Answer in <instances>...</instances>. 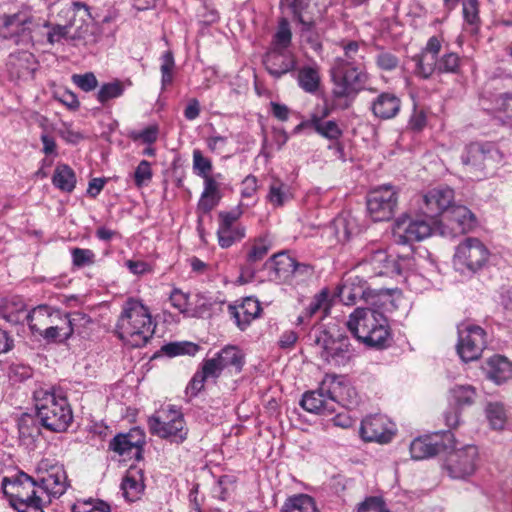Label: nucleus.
I'll return each mask as SVG.
<instances>
[{
	"mask_svg": "<svg viewBox=\"0 0 512 512\" xmlns=\"http://www.w3.org/2000/svg\"><path fill=\"white\" fill-rule=\"evenodd\" d=\"M340 46L343 55L334 58L330 75L333 83L332 96L334 101L345 100L342 108H348L351 101L361 90L367 79L362 71L363 55L357 41H342Z\"/></svg>",
	"mask_w": 512,
	"mask_h": 512,
	"instance_id": "f257e3e1",
	"label": "nucleus"
},
{
	"mask_svg": "<svg viewBox=\"0 0 512 512\" xmlns=\"http://www.w3.org/2000/svg\"><path fill=\"white\" fill-rule=\"evenodd\" d=\"M391 305L383 299L377 306L358 307L349 316L347 327L362 343L369 347L383 348L390 339L388 320L384 315Z\"/></svg>",
	"mask_w": 512,
	"mask_h": 512,
	"instance_id": "f03ea898",
	"label": "nucleus"
},
{
	"mask_svg": "<svg viewBox=\"0 0 512 512\" xmlns=\"http://www.w3.org/2000/svg\"><path fill=\"white\" fill-rule=\"evenodd\" d=\"M154 329L148 308L139 300L128 299L117 321L118 337L132 347H142L152 337Z\"/></svg>",
	"mask_w": 512,
	"mask_h": 512,
	"instance_id": "7ed1b4c3",
	"label": "nucleus"
},
{
	"mask_svg": "<svg viewBox=\"0 0 512 512\" xmlns=\"http://www.w3.org/2000/svg\"><path fill=\"white\" fill-rule=\"evenodd\" d=\"M33 401L36 418L45 429L52 432L67 430L73 420V414L65 397L40 387L34 391Z\"/></svg>",
	"mask_w": 512,
	"mask_h": 512,
	"instance_id": "20e7f679",
	"label": "nucleus"
},
{
	"mask_svg": "<svg viewBox=\"0 0 512 512\" xmlns=\"http://www.w3.org/2000/svg\"><path fill=\"white\" fill-rule=\"evenodd\" d=\"M309 339L319 349L321 359L335 367L348 365L355 356L354 348L347 336H333L325 329H315L309 334Z\"/></svg>",
	"mask_w": 512,
	"mask_h": 512,
	"instance_id": "39448f33",
	"label": "nucleus"
},
{
	"mask_svg": "<svg viewBox=\"0 0 512 512\" xmlns=\"http://www.w3.org/2000/svg\"><path fill=\"white\" fill-rule=\"evenodd\" d=\"M61 13L76 19L74 31L69 36V41L74 45H95L101 38V29L93 20L89 7L83 3L74 1L62 8Z\"/></svg>",
	"mask_w": 512,
	"mask_h": 512,
	"instance_id": "423d86ee",
	"label": "nucleus"
},
{
	"mask_svg": "<svg viewBox=\"0 0 512 512\" xmlns=\"http://www.w3.org/2000/svg\"><path fill=\"white\" fill-rule=\"evenodd\" d=\"M490 255V250L482 240L466 237L455 248L453 265L457 271L474 274L487 265Z\"/></svg>",
	"mask_w": 512,
	"mask_h": 512,
	"instance_id": "0eeeda50",
	"label": "nucleus"
},
{
	"mask_svg": "<svg viewBox=\"0 0 512 512\" xmlns=\"http://www.w3.org/2000/svg\"><path fill=\"white\" fill-rule=\"evenodd\" d=\"M396 293L397 289H371L367 281L355 276L339 288L338 296L345 305L355 304L357 299L363 298L370 306H377L383 299L393 305V295Z\"/></svg>",
	"mask_w": 512,
	"mask_h": 512,
	"instance_id": "6e6552de",
	"label": "nucleus"
},
{
	"mask_svg": "<svg viewBox=\"0 0 512 512\" xmlns=\"http://www.w3.org/2000/svg\"><path fill=\"white\" fill-rule=\"evenodd\" d=\"M148 428L151 434L177 444L186 440L188 434L183 415L172 408L167 412L163 411L162 415L149 417Z\"/></svg>",
	"mask_w": 512,
	"mask_h": 512,
	"instance_id": "1a4fd4ad",
	"label": "nucleus"
},
{
	"mask_svg": "<svg viewBox=\"0 0 512 512\" xmlns=\"http://www.w3.org/2000/svg\"><path fill=\"white\" fill-rule=\"evenodd\" d=\"M434 223L435 220L425 214L414 217L405 214L395 220L393 235L399 244L422 241L432 234Z\"/></svg>",
	"mask_w": 512,
	"mask_h": 512,
	"instance_id": "9d476101",
	"label": "nucleus"
},
{
	"mask_svg": "<svg viewBox=\"0 0 512 512\" xmlns=\"http://www.w3.org/2000/svg\"><path fill=\"white\" fill-rule=\"evenodd\" d=\"M479 453L474 445H466L450 451L443 468L452 479L465 480L472 476L477 468Z\"/></svg>",
	"mask_w": 512,
	"mask_h": 512,
	"instance_id": "9b49d317",
	"label": "nucleus"
},
{
	"mask_svg": "<svg viewBox=\"0 0 512 512\" xmlns=\"http://www.w3.org/2000/svg\"><path fill=\"white\" fill-rule=\"evenodd\" d=\"M321 390L330 395L335 404V411L338 406L352 409L360 403V396L355 387L343 376L326 374L321 381Z\"/></svg>",
	"mask_w": 512,
	"mask_h": 512,
	"instance_id": "f8f14e48",
	"label": "nucleus"
},
{
	"mask_svg": "<svg viewBox=\"0 0 512 512\" xmlns=\"http://www.w3.org/2000/svg\"><path fill=\"white\" fill-rule=\"evenodd\" d=\"M2 26L5 36L14 38L17 44H29L32 42V33L39 26L31 10L23 9L11 15H4Z\"/></svg>",
	"mask_w": 512,
	"mask_h": 512,
	"instance_id": "ddd939ff",
	"label": "nucleus"
},
{
	"mask_svg": "<svg viewBox=\"0 0 512 512\" xmlns=\"http://www.w3.org/2000/svg\"><path fill=\"white\" fill-rule=\"evenodd\" d=\"M397 201L394 187L383 185L368 194L367 210L374 221H386L393 216Z\"/></svg>",
	"mask_w": 512,
	"mask_h": 512,
	"instance_id": "4468645a",
	"label": "nucleus"
},
{
	"mask_svg": "<svg viewBox=\"0 0 512 512\" xmlns=\"http://www.w3.org/2000/svg\"><path fill=\"white\" fill-rule=\"evenodd\" d=\"M458 333L457 352L460 358L464 362L477 360L487 343L484 329L476 325H462Z\"/></svg>",
	"mask_w": 512,
	"mask_h": 512,
	"instance_id": "2eb2a0df",
	"label": "nucleus"
},
{
	"mask_svg": "<svg viewBox=\"0 0 512 512\" xmlns=\"http://www.w3.org/2000/svg\"><path fill=\"white\" fill-rule=\"evenodd\" d=\"M3 493L9 497L12 507L17 502H23V499L28 497H35L36 492L42 493L39 490L38 482L24 472H19L13 477H4L2 480Z\"/></svg>",
	"mask_w": 512,
	"mask_h": 512,
	"instance_id": "dca6fc26",
	"label": "nucleus"
},
{
	"mask_svg": "<svg viewBox=\"0 0 512 512\" xmlns=\"http://www.w3.org/2000/svg\"><path fill=\"white\" fill-rule=\"evenodd\" d=\"M360 434L367 442L388 443L395 434V425L385 415H371L362 421Z\"/></svg>",
	"mask_w": 512,
	"mask_h": 512,
	"instance_id": "f3484780",
	"label": "nucleus"
},
{
	"mask_svg": "<svg viewBox=\"0 0 512 512\" xmlns=\"http://www.w3.org/2000/svg\"><path fill=\"white\" fill-rule=\"evenodd\" d=\"M145 437L138 429L131 430L128 434H118L110 442V449L121 456L137 461L142 459Z\"/></svg>",
	"mask_w": 512,
	"mask_h": 512,
	"instance_id": "a211bd4d",
	"label": "nucleus"
},
{
	"mask_svg": "<svg viewBox=\"0 0 512 512\" xmlns=\"http://www.w3.org/2000/svg\"><path fill=\"white\" fill-rule=\"evenodd\" d=\"M39 490L44 496L57 498L65 493L69 483L62 465L51 466L38 481Z\"/></svg>",
	"mask_w": 512,
	"mask_h": 512,
	"instance_id": "6ab92c4d",
	"label": "nucleus"
},
{
	"mask_svg": "<svg viewBox=\"0 0 512 512\" xmlns=\"http://www.w3.org/2000/svg\"><path fill=\"white\" fill-rule=\"evenodd\" d=\"M38 63L34 55L28 51H20L9 56L7 68L12 79L31 80L37 70Z\"/></svg>",
	"mask_w": 512,
	"mask_h": 512,
	"instance_id": "aec40b11",
	"label": "nucleus"
},
{
	"mask_svg": "<svg viewBox=\"0 0 512 512\" xmlns=\"http://www.w3.org/2000/svg\"><path fill=\"white\" fill-rule=\"evenodd\" d=\"M453 199L454 191L449 187L432 189L423 196V213L434 220L450 207Z\"/></svg>",
	"mask_w": 512,
	"mask_h": 512,
	"instance_id": "412c9836",
	"label": "nucleus"
},
{
	"mask_svg": "<svg viewBox=\"0 0 512 512\" xmlns=\"http://www.w3.org/2000/svg\"><path fill=\"white\" fill-rule=\"evenodd\" d=\"M263 62L269 74L275 78L282 77L286 73L294 70L296 66L294 55L278 48H272L268 51Z\"/></svg>",
	"mask_w": 512,
	"mask_h": 512,
	"instance_id": "4be33fe9",
	"label": "nucleus"
},
{
	"mask_svg": "<svg viewBox=\"0 0 512 512\" xmlns=\"http://www.w3.org/2000/svg\"><path fill=\"white\" fill-rule=\"evenodd\" d=\"M301 407L319 415H330L335 413V404L328 393L321 390V383L314 391L304 393L300 401Z\"/></svg>",
	"mask_w": 512,
	"mask_h": 512,
	"instance_id": "5701e85b",
	"label": "nucleus"
},
{
	"mask_svg": "<svg viewBox=\"0 0 512 512\" xmlns=\"http://www.w3.org/2000/svg\"><path fill=\"white\" fill-rule=\"evenodd\" d=\"M445 225L453 235L464 234L475 227L476 217L467 207L454 206L445 216Z\"/></svg>",
	"mask_w": 512,
	"mask_h": 512,
	"instance_id": "b1692460",
	"label": "nucleus"
},
{
	"mask_svg": "<svg viewBox=\"0 0 512 512\" xmlns=\"http://www.w3.org/2000/svg\"><path fill=\"white\" fill-rule=\"evenodd\" d=\"M495 152L491 144L471 143L466 146L461 159L471 170H483Z\"/></svg>",
	"mask_w": 512,
	"mask_h": 512,
	"instance_id": "393cba45",
	"label": "nucleus"
},
{
	"mask_svg": "<svg viewBox=\"0 0 512 512\" xmlns=\"http://www.w3.org/2000/svg\"><path fill=\"white\" fill-rule=\"evenodd\" d=\"M270 264L274 270V279L277 281H287L294 274L309 270V266L298 263L286 253L274 255Z\"/></svg>",
	"mask_w": 512,
	"mask_h": 512,
	"instance_id": "a878e982",
	"label": "nucleus"
},
{
	"mask_svg": "<svg viewBox=\"0 0 512 512\" xmlns=\"http://www.w3.org/2000/svg\"><path fill=\"white\" fill-rule=\"evenodd\" d=\"M222 371L224 370L215 357L205 359L202 363L201 370L194 374L187 386V393H190L192 396H196L204 388V383L207 379L218 378Z\"/></svg>",
	"mask_w": 512,
	"mask_h": 512,
	"instance_id": "bb28decb",
	"label": "nucleus"
},
{
	"mask_svg": "<svg viewBox=\"0 0 512 512\" xmlns=\"http://www.w3.org/2000/svg\"><path fill=\"white\" fill-rule=\"evenodd\" d=\"M401 100L390 92L379 94L371 103V111L376 118L388 120L394 118L400 111Z\"/></svg>",
	"mask_w": 512,
	"mask_h": 512,
	"instance_id": "cd10ccee",
	"label": "nucleus"
},
{
	"mask_svg": "<svg viewBox=\"0 0 512 512\" xmlns=\"http://www.w3.org/2000/svg\"><path fill=\"white\" fill-rule=\"evenodd\" d=\"M230 309L241 330L246 329L254 319L258 318L262 310L260 302L253 297H246L239 306H230Z\"/></svg>",
	"mask_w": 512,
	"mask_h": 512,
	"instance_id": "c85d7f7f",
	"label": "nucleus"
},
{
	"mask_svg": "<svg viewBox=\"0 0 512 512\" xmlns=\"http://www.w3.org/2000/svg\"><path fill=\"white\" fill-rule=\"evenodd\" d=\"M488 379L496 384H502L512 377V364L502 355L490 357L484 367Z\"/></svg>",
	"mask_w": 512,
	"mask_h": 512,
	"instance_id": "c756f323",
	"label": "nucleus"
},
{
	"mask_svg": "<svg viewBox=\"0 0 512 512\" xmlns=\"http://www.w3.org/2000/svg\"><path fill=\"white\" fill-rule=\"evenodd\" d=\"M443 449L444 445L431 436L416 438L410 444L411 457L415 460L433 457Z\"/></svg>",
	"mask_w": 512,
	"mask_h": 512,
	"instance_id": "7c9ffc66",
	"label": "nucleus"
},
{
	"mask_svg": "<svg viewBox=\"0 0 512 512\" xmlns=\"http://www.w3.org/2000/svg\"><path fill=\"white\" fill-rule=\"evenodd\" d=\"M215 358L223 370L233 369L236 373L242 370L245 362L243 352L233 345L225 346L215 355Z\"/></svg>",
	"mask_w": 512,
	"mask_h": 512,
	"instance_id": "2f4dec72",
	"label": "nucleus"
},
{
	"mask_svg": "<svg viewBox=\"0 0 512 512\" xmlns=\"http://www.w3.org/2000/svg\"><path fill=\"white\" fill-rule=\"evenodd\" d=\"M52 307L39 305L26 315L29 328L33 333L40 334L51 323Z\"/></svg>",
	"mask_w": 512,
	"mask_h": 512,
	"instance_id": "473e14b6",
	"label": "nucleus"
},
{
	"mask_svg": "<svg viewBox=\"0 0 512 512\" xmlns=\"http://www.w3.org/2000/svg\"><path fill=\"white\" fill-rule=\"evenodd\" d=\"M204 179V191L201 195L198 207L203 212L211 211L219 202V184L215 178L208 176Z\"/></svg>",
	"mask_w": 512,
	"mask_h": 512,
	"instance_id": "72a5a7b5",
	"label": "nucleus"
},
{
	"mask_svg": "<svg viewBox=\"0 0 512 512\" xmlns=\"http://www.w3.org/2000/svg\"><path fill=\"white\" fill-rule=\"evenodd\" d=\"M391 264H394V258L389 256L386 251L378 249L369 255L364 266L365 268L370 267L375 276L392 277V272L386 271Z\"/></svg>",
	"mask_w": 512,
	"mask_h": 512,
	"instance_id": "f704fd0d",
	"label": "nucleus"
},
{
	"mask_svg": "<svg viewBox=\"0 0 512 512\" xmlns=\"http://www.w3.org/2000/svg\"><path fill=\"white\" fill-rule=\"evenodd\" d=\"M309 125L322 137L331 141L338 140L343 132L340 129L336 121L333 120H322L318 117V114H314L311 117Z\"/></svg>",
	"mask_w": 512,
	"mask_h": 512,
	"instance_id": "c9c22d12",
	"label": "nucleus"
},
{
	"mask_svg": "<svg viewBox=\"0 0 512 512\" xmlns=\"http://www.w3.org/2000/svg\"><path fill=\"white\" fill-rule=\"evenodd\" d=\"M281 512H319L314 499L307 494L289 497L281 508Z\"/></svg>",
	"mask_w": 512,
	"mask_h": 512,
	"instance_id": "e433bc0d",
	"label": "nucleus"
},
{
	"mask_svg": "<svg viewBox=\"0 0 512 512\" xmlns=\"http://www.w3.org/2000/svg\"><path fill=\"white\" fill-rule=\"evenodd\" d=\"M298 85L307 93H315L320 86V73L318 67L305 66L298 72Z\"/></svg>",
	"mask_w": 512,
	"mask_h": 512,
	"instance_id": "4c0bfd02",
	"label": "nucleus"
},
{
	"mask_svg": "<svg viewBox=\"0 0 512 512\" xmlns=\"http://www.w3.org/2000/svg\"><path fill=\"white\" fill-rule=\"evenodd\" d=\"M52 182L60 190L71 192L75 188L76 176L68 165H58L54 171Z\"/></svg>",
	"mask_w": 512,
	"mask_h": 512,
	"instance_id": "58836bf2",
	"label": "nucleus"
},
{
	"mask_svg": "<svg viewBox=\"0 0 512 512\" xmlns=\"http://www.w3.org/2000/svg\"><path fill=\"white\" fill-rule=\"evenodd\" d=\"M71 512H112L111 506L100 499H78L72 506Z\"/></svg>",
	"mask_w": 512,
	"mask_h": 512,
	"instance_id": "ea45409f",
	"label": "nucleus"
},
{
	"mask_svg": "<svg viewBox=\"0 0 512 512\" xmlns=\"http://www.w3.org/2000/svg\"><path fill=\"white\" fill-rule=\"evenodd\" d=\"M450 394L454 404L459 407L473 404L477 395L471 385H457L450 390Z\"/></svg>",
	"mask_w": 512,
	"mask_h": 512,
	"instance_id": "a19ab883",
	"label": "nucleus"
},
{
	"mask_svg": "<svg viewBox=\"0 0 512 512\" xmlns=\"http://www.w3.org/2000/svg\"><path fill=\"white\" fill-rule=\"evenodd\" d=\"M218 242L222 248H228L245 236L243 226H231L229 228H218Z\"/></svg>",
	"mask_w": 512,
	"mask_h": 512,
	"instance_id": "79ce46f5",
	"label": "nucleus"
},
{
	"mask_svg": "<svg viewBox=\"0 0 512 512\" xmlns=\"http://www.w3.org/2000/svg\"><path fill=\"white\" fill-rule=\"evenodd\" d=\"M463 17L465 23L471 27L470 32L477 33L480 25L478 0L463 1Z\"/></svg>",
	"mask_w": 512,
	"mask_h": 512,
	"instance_id": "37998d69",
	"label": "nucleus"
},
{
	"mask_svg": "<svg viewBox=\"0 0 512 512\" xmlns=\"http://www.w3.org/2000/svg\"><path fill=\"white\" fill-rule=\"evenodd\" d=\"M76 24V19L69 20L68 24L60 25V24H49L46 23L45 26L49 27L50 30L47 33V41L50 44L58 43L62 39H66L69 41V36L71 35V28Z\"/></svg>",
	"mask_w": 512,
	"mask_h": 512,
	"instance_id": "c03bdc74",
	"label": "nucleus"
},
{
	"mask_svg": "<svg viewBox=\"0 0 512 512\" xmlns=\"http://www.w3.org/2000/svg\"><path fill=\"white\" fill-rule=\"evenodd\" d=\"M292 32L286 18H281L273 39V48L286 50L291 44Z\"/></svg>",
	"mask_w": 512,
	"mask_h": 512,
	"instance_id": "a18cd8bd",
	"label": "nucleus"
},
{
	"mask_svg": "<svg viewBox=\"0 0 512 512\" xmlns=\"http://www.w3.org/2000/svg\"><path fill=\"white\" fill-rule=\"evenodd\" d=\"M302 25L301 37L303 41L309 45V47L315 51L320 52L322 50V42L318 33L313 30L314 21L309 18L305 19Z\"/></svg>",
	"mask_w": 512,
	"mask_h": 512,
	"instance_id": "49530a36",
	"label": "nucleus"
},
{
	"mask_svg": "<svg viewBox=\"0 0 512 512\" xmlns=\"http://www.w3.org/2000/svg\"><path fill=\"white\" fill-rule=\"evenodd\" d=\"M487 419L493 429H503L506 423V413L500 403H489L486 407Z\"/></svg>",
	"mask_w": 512,
	"mask_h": 512,
	"instance_id": "de8ad7c7",
	"label": "nucleus"
},
{
	"mask_svg": "<svg viewBox=\"0 0 512 512\" xmlns=\"http://www.w3.org/2000/svg\"><path fill=\"white\" fill-rule=\"evenodd\" d=\"M143 483L136 480L130 474H127L122 481L121 489L123 491V496L129 501L134 502L137 500L143 491Z\"/></svg>",
	"mask_w": 512,
	"mask_h": 512,
	"instance_id": "09e8293b",
	"label": "nucleus"
},
{
	"mask_svg": "<svg viewBox=\"0 0 512 512\" xmlns=\"http://www.w3.org/2000/svg\"><path fill=\"white\" fill-rule=\"evenodd\" d=\"M124 92L123 84L120 81H113L110 83L103 84L98 93L97 100L101 104H105L107 101L120 97Z\"/></svg>",
	"mask_w": 512,
	"mask_h": 512,
	"instance_id": "8fccbe9b",
	"label": "nucleus"
},
{
	"mask_svg": "<svg viewBox=\"0 0 512 512\" xmlns=\"http://www.w3.org/2000/svg\"><path fill=\"white\" fill-rule=\"evenodd\" d=\"M162 350L168 356H178V355H195L199 346L192 342H176L169 343L163 346Z\"/></svg>",
	"mask_w": 512,
	"mask_h": 512,
	"instance_id": "3c124183",
	"label": "nucleus"
},
{
	"mask_svg": "<svg viewBox=\"0 0 512 512\" xmlns=\"http://www.w3.org/2000/svg\"><path fill=\"white\" fill-rule=\"evenodd\" d=\"M269 202L275 206H282L289 198L288 186L280 180H274L267 196Z\"/></svg>",
	"mask_w": 512,
	"mask_h": 512,
	"instance_id": "603ef678",
	"label": "nucleus"
},
{
	"mask_svg": "<svg viewBox=\"0 0 512 512\" xmlns=\"http://www.w3.org/2000/svg\"><path fill=\"white\" fill-rule=\"evenodd\" d=\"M19 433L22 437L35 438L40 434V429L35 419L30 414H23L18 421Z\"/></svg>",
	"mask_w": 512,
	"mask_h": 512,
	"instance_id": "864d4df0",
	"label": "nucleus"
},
{
	"mask_svg": "<svg viewBox=\"0 0 512 512\" xmlns=\"http://www.w3.org/2000/svg\"><path fill=\"white\" fill-rule=\"evenodd\" d=\"M416 74L426 79L437 70V59L428 57L426 53H421L416 59Z\"/></svg>",
	"mask_w": 512,
	"mask_h": 512,
	"instance_id": "5fc2aeb1",
	"label": "nucleus"
},
{
	"mask_svg": "<svg viewBox=\"0 0 512 512\" xmlns=\"http://www.w3.org/2000/svg\"><path fill=\"white\" fill-rule=\"evenodd\" d=\"M328 297L329 291L327 289H323L318 294H316L307 307L308 315L311 317L321 310L324 312V315H326L330 308V301Z\"/></svg>",
	"mask_w": 512,
	"mask_h": 512,
	"instance_id": "6e6d98bb",
	"label": "nucleus"
},
{
	"mask_svg": "<svg viewBox=\"0 0 512 512\" xmlns=\"http://www.w3.org/2000/svg\"><path fill=\"white\" fill-rule=\"evenodd\" d=\"M460 67V57L454 52L444 54L437 60V70L440 73H457Z\"/></svg>",
	"mask_w": 512,
	"mask_h": 512,
	"instance_id": "4d7b16f0",
	"label": "nucleus"
},
{
	"mask_svg": "<svg viewBox=\"0 0 512 512\" xmlns=\"http://www.w3.org/2000/svg\"><path fill=\"white\" fill-rule=\"evenodd\" d=\"M309 1L310 0H280V8L290 10L299 23H304L306 18L303 13L308 8Z\"/></svg>",
	"mask_w": 512,
	"mask_h": 512,
	"instance_id": "13d9d810",
	"label": "nucleus"
},
{
	"mask_svg": "<svg viewBox=\"0 0 512 512\" xmlns=\"http://www.w3.org/2000/svg\"><path fill=\"white\" fill-rule=\"evenodd\" d=\"M193 170L201 178L210 176L212 162L199 149L193 150Z\"/></svg>",
	"mask_w": 512,
	"mask_h": 512,
	"instance_id": "bf43d9fd",
	"label": "nucleus"
},
{
	"mask_svg": "<svg viewBox=\"0 0 512 512\" xmlns=\"http://www.w3.org/2000/svg\"><path fill=\"white\" fill-rule=\"evenodd\" d=\"M415 259L412 255L398 256L394 258V264L388 267L387 272H392V277L401 275L414 269Z\"/></svg>",
	"mask_w": 512,
	"mask_h": 512,
	"instance_id": "052dcab7",
	"label": "nucleus"
},
{
	"mask_svg": "<svg viewBox=\"0 0 512 512\" xmlns=\"http://www.w3.org/2000/svg\"><path fill=\"white\" fill-rule=\"evenodd\" d=\"M71 256L73 265L78 268L90 266L95 263V253L90 249L73 248L71 250Z\"/></svg>",
	"mask_w": 512,
	"mask_h": 512,
	"instance_id": "680f3d73",
	"label": "nucleus"
},
{
	"mask_svg": "<svg viewBox=\"0 0 512 512\" xmlns=\"http://www.w3.org/2000/svg\"><path fill=\"white\" fill-rule=\"evenodd\" d=\"M269 250L270 245L264 239L256 240L247 254V262L249 264H254L261 261L267 255Z\"/></svg>",
	"mask_w": 512,
	"mask_h": 512,
	"instance_id": "e2e57ef3",
	"label": "nucleus"
},
{
	"mask_svg": "<svg viewBox=\"0 0 512 512\" xmlns=\"http://www.w3.org/2000/svg\"><path fill=\"white\" fill-rule=\"evenodd\" d=\"M71 79L77 87L85 92H90L98 86V80L92 72L74 74Z\"/></svg>",
	"mask_w": 512,
	"mask_h": 512,
	"instance_id": "0e129e2a",
	"label": "nucleus"
},
{
	"mask_svg": "<svg viewBox=\"0 0 512 512\" xmlns=\"http://www.w3.org/2000/svg\"><path fill=\"white\" fill-rule=\"evenodd\" d=\"M66 328L58 326H47L42 333L39 335L43 337L47 342H64L71 336L65 333Z\"/></svg>",
	"mask_w": 512,
	"mask_h": 512,
	"instance_id": "69168bd1",
	"label": "nucleus"
},
{
	"mask_svg": "<svg viewBox=\"0 0 512 512\" xmlns=\"http://www.w3.org/2000/svg\"><path fill=\"white\" fill-rule=\"evenodd\" d=\"M37 500L32 502V504H25L23 502H17V504L13 507L16 512H45L44 508L46 505L50 503L49 497L41 498L36 496Z\"/></svg>",
	"mask_w": 512,
	"mask_h": 512,
	"instance_id": "338daca9",
	"label": "nucleus"
},
{
	"mask_svg": "<svg viewBox=\"0 0 512 512\" xmlns=\"http://www.w3.org/2000/svg\"><path fill=\"white\" fill-rule=\"evenodd\" d=\"M496 109L502 112L505 118L512 124V93L500 95L496 99Z\"/></svg>",
	"mask_w": 512,
	"mask_h": 512,
	"instance_id": "774afa93",
	"label": "nucleus"
}]
</instances>
